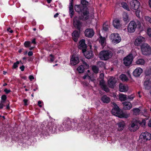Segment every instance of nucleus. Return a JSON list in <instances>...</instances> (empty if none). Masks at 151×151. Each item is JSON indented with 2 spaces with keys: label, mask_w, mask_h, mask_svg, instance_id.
<instances>
[{
  "label": "nucleus",
  "mask_w": 151,
  "mask_h": 151,
  "mask_svg": "<svg viewBox=\"0 0 151 151\" xmlns=\"http://www.w3.org/2000/svg\"><path fill=\"white\" fill-rule=\"evenodd\" d=\"M113 108L112 110V113L114 115L120 118H127L129 116V114L123 112L120 110L118 106L114 103H112Z\"/></svg>",
  "instance_id": "1"
},
{
  "label": "nucleus",
  "mask_w": 151,
  "mask_h": 151,
  "mask_svg": "<svg viewBox=\"0 0 151 151\" xmlns=\"http://www.w3.org/2000/svg\"><path fill=\"white\" fill-rule=\"evenodd\" d=\"M76 11L79 13H83L84 16H85V19H87L88 18V15L89 12L88 9L86 6L83 5H76L75 7Z\"/></svg>",
  "instance_id": "2"
},
{
  "label": "nucleus",
  "mask_w": 151,
  "mask_h": 151,
  "mask_svg": "<svg viewBox=\"0 0 151 151\" xmlns=\"http://www.w3.org/2000/svg\"><path fill=\"white\" fill-rule=\"evenodd\" d=\"M113 55L112 52L108 50H103L100 53L99 57L101 59L106 60L111 58Z\"/></svg>",
  "instance_id": "3"
},
{
  "label": "nucleus",
  "mask_w": 151,
  "mask_h": 151,
  "mask_svg": "<svg viewBox=\"0 0 151 151\" xmlns=\"http://www.w3.org/2000/svg\"><path fill=\"white\" fill-rule=\"evenodd\" d=\"M141 49L144 55H149L151 53V47L146 43H143L141 45Z\"/></svg>",
  "instance_id": "4"
},
{
  "label": "nucleus",
  "mask_w": 151,
  "mask_h": 151,
  "mask_svg": "<svg viewBox=\"0 0 151 151\" xmlns=\"http://www.w3.org/2000/svg\"><path fill=\"white\" fill-rule=\"evenodd\" d=\"M63 124L64 126L63 127V129H62L60 127V130L64 131H68L70 129L72 123L69 119L66 118L63 120Z\"/></svg>",
  "instance_id": "5"
},
{
  "label": "nucleus",
  "mask_w": 151,
  "mask_h": 151,
  "mask_svg": "<svg viewBox=\"0 0 151 151\" xmlns=\"http://www.w3.org/2000/svg\"><path fill=\"white\" fill-rule=\"evenodd\" d=\"M109 38L112 42L114 43H118L121 41V38L117 33L112 34L109 36Z\"/></svg>",
  "instance_id": "6"
},
{
  "label": "nucleus",
  "mask_w": 151,
  "mask_h": 151,
  "mask_svg": "<svg viewBox=\"0 0 151 151\" xmlns=\"http://www.w3.org/2000/svg\"><path fill=\"white\" fill-rule=\"evenodd\" d=\"M138 128V121L136 119H133L129 126V129L131 131L134 132L137 130Z\"/></svg>",
  "instance_id": "7"
},
{
  "label": "nucleus",
  "mask_w": 151,
  "mask_h": 151,
  "mask_svg": "<svg viewBox=\"0 0 151 151\" xmlns=\"http://www.w3.org/2000/svg\"><path fill=\"white\" fill-rule=\"evenodd\" d=\"M129 5L131 9L136 10L139 8L140 3L137 0H132L129 3Z\"/></svg>",
  "instance_id": "8"
},
{
  "label": "nucleus",
  "mask_w": 151,
  "mask_h": 151,
  "mask_svg": "<svg viewBox=\"0 0 151 151\" xmlns=\"http://www.w3.org/2000/svg\"><path fill=\"white\" fill-rule=\"evenodd\" d=\"M137 27V24L134 21H131L128 25L127 30L129 33L134 32Z\"/></svg>",
  "instance_id": "9"
},
{
  "label": "nucleus",
  "mask_w": 151,
  "mask_h": 151,
  "mask_svg": "<svg viewBox=\"0 0 151 151\" xmlns=\"http://www.w3.org/2000/svg\"><path fill=\"white\" fill-rule=\"evenodd\" d=\"M145 41V39L142 36L138 37L135 40L134 44L135 46H139Z\"/></svg>",
  "instance_id": "10"
},
{
  "label": "nucleus",
  "mask_w": 151,
  "mask_h": 151,
  "mask_svg": "<svg viewBox=\"0 0 151 151\" xmlns=\"http://www.w3.org/2000/svg\"><path fill=\"white\" fill-rule=\"evenodd\" d=\"M86 45L85 43V40H84L83 39L80 41L78 47L82 50L83 53L86 51Z\"/></svg>",
  "instance_id": "11"
},
{
  "label": "nucleus",
  "mask_w": 151,
  "mask_h": 151,
  "mask_svg": "<svg viewBox=\"0 0 151 151\" xmlns=\"http://www.w3.org/2000/svg\"><path fill=\"white\" fill-rule=\"evenodd\" d=\"M140 137L144 140L145 141L150 140L151 139V135L149 133L145 132L142 133L140 136Z\"/></svg>",
  "instance_id": "12"
},
{
  "label": "nucleus",
  "mask_w": 151,
  "mask_h": 151,
  "mask_svg": "<svg viewBox=\"0 0 151 151\" xmlns=\"http://www.w3.org/2000/svg\"><path fill=\"white\" fill-rule=\"evenodd\" d=\"M143 71V70L142 68L139 67H138L134 70L133 74L135 77H138L142 73Z\"/></svg>",
  "instance_id": "13"
},
{
  "label": "nucleus",
  "mask_w": 151,
  "mask_h": 151,
  "mask_svg": "<svg viewBox=\"0 0 151 151\" xmlns=\"http://www.w3.org/2000/svg\"><path fill=\"white\" fill-rule=\"evenodd\" d=\"M132 60L130 56H127L123 59L124 64L125 66H128L131 64Z\"/></svg>",
  "instance_id": "14"
},
{
  "label": "nucleus",
  "mask_w": 151,
  "mask_h": 151,
  "mask_svg": "<svg viewBox=\"0 0 151 151\" xmlns=\"http://www.w3.org/2000/svg\"><path fill=\"white\" fill-rule=\"evenodd\" d=\"M79 62V58L76 55H73L70 59V64L74 65L78 64Z\"/></svg>",
  "instance_id": "15"
},
{
  "label": "nucleus",
  "mask_w": 151,
  "mask_h": 151,
  "mask_svg": "<svg viewBox=\"0 0 151 151\" xmlns=\"http://www.w3.org/2000/svg\"><path fill=\"white\" fill-rule=\"evenodd\" d=\"M116 82L115 78L111 76L108 81V85L110 87L113 88L115 86Z\"/></svg>",
  "instance_id": "16"
},
{
  "label": "nucleus",
  "mask_w": 151,
  "mask_h": 151,
  "mask_svg": "<svg viewBox=\"0 0 151 151\" xmlns=\"http://www.w3.org/2000/svg\"><path fill=\"white\" fill-rule=\"evenodd\" d=\"M114 26L116 29H120L122 26L120 21L117 19H115L113 21Z\"/></svg>",
  "instance_id": "17"
},
{
  "label": "nucleus",
  "mask_w": 151,
  "mask_h": 151,
  "mask_svg": "<svg viewBox=\"0 0 151 151\" xmlns=\"http://www.w3.org/2000/svg\"><path fill=\"white\" fill-rule=\"evenodd\" d=\"M85 36L88 37H91L94 34V32L92 29H87L85 31Z\"/></svg>",
  "instance_id": "18"
},
{
  "label": "nucleus",
  "mask_w": 151,
  "mask_h": 151,
  "mask_svg": "<svg viewBox=\"0 0 151 151\" xmlns=\"http://www.w3.org/2000/svg\"><path fill=\"white\" fill-rule=\"evenodd\" d=\"M123 106V109L125 110H129L132 107L131 103L128 101H125L122 103Z\"/></svg>",
  "instance_id": "19"
},
{
  "label": "nucleus",
  "mask_w": 151,
  "mask_h": 151,
  "mask_svg": "<svg viewBox=\"0 0 151 151\" xmlns=\"http://www.w3.org/2000/svg\"><path fill=\"white\" fill-rule=\"evenodd\" d=\"M73 24L74 26L77 29H79L81 25V23L77 17H75L73 19Z\"/></svg>",
  "instance_id": "20"
},
{
  "label": "nucleus",
  "mask_w": 151,
  "mask_h": 151,
  "mask_svg": "<svg viewBox=\"0 0 151 151\" xmlns=\"http://www.w3.org/2000/svg\"><path fill=\"white\" fill-rule=\"evenodd\" d=\"M80 32L78 31H75L72 34L73 38V40L76 42L78 41L79 37Z\"/></svg>",
  "instance_id": "21"
},
{
  "label": "nucleus",
  "mask_w": 151,
  "mask_h": 151,
  "mask_svg": "<svg viewBox=\"0 0 151 151\" xmlns=\"http://www.w3.org/2000/svg\"><path fill=\"white\" fill-rule=\"evenodd\" d=\"M128 90V87L127 85H124L120 83L119 85V91L122 92H125L127 91Z\"/></svg>",
  "instance_id": "22"
},
{
  "label": "nucleus",
  "mask_w": 151,
  "mask_h": 151,
  "mask_svg": "<svg viewBox=\"0 0 151 151\" xmlns=\"http://www.w3.org/2000/svg\"><path fill=\"white\" fill-rule=\"evenodd\" d=\"M144 85L146 89L149 90L151 87V81L149 80H146L144 82Z\"/></svg>",
  "instance_id": "23"
},
{
  "label": "nucleus",
  "mask_w": 151,
  "mask_h": 151,
  "mask_svg": "<svg viewBox=\"0 0 151 151\" xmlns=\"http://www.w3.org/2000/svg\"><path fill=\"white\" fill-rule=\"evenodd\" d=\"M99 40L100 43L102 46L104 47L106 45V39L104 37H103L101 36H100L99 38Z\"/></svg>",
  "instance_id": "24"
},
{
  "label": "nucleus",
  "mask_w": 151,
  "mask_h": 151,
  "mask_svg": "<svg viewBox=\"0 0 151 151\" xmlns=\"http://www.w3.org/2000/svg\"><path fill=\"white\" fill-rule=\"evenodd\" d=\"M118 129L119 131L122 130L124 127L125 123L124 122H121L117 123Z\"/></svg>",
  "instance_id": "25"
},
{
  "label": "nucleus",
  "mask_w": 151,
  "mask_h": 151,
  "mask_svg": "<svg viewBox=\"0 0 151 151\" xmlns=\"http://www.w3.org/2000/svg\"><path fill=\"white\" fill-rule=\"evenodd\" d=\"M122 18L123 21L126 22H128L129 21L128 16L126 13H123L122 15Z\"/></svg>",
  "instance_id": "26"
},
{
  "label": "nucleus",
  "mask_w": 151,
  "mask_h": 151,
  "mask_svg": "<svg viewBox=\"0 0 151 151\" xmlns=\"http://www.w3.org/2000/svg\"><path fill=\"white\" fill-rule=\"evenodd\" d=\"M101 100L104 103H108L109 102L110 99L106 96H104L101 97Z\"/></svg>",
  "instance_id": "27"
},
{
  "label": "nucleus",
  "mask_w": 151,
  "mask_h": 151,
  "mask_svg": "<svg viewBox=\"0 0 151 151\" xmlns=\"http://www.w3.org/2000/svg\"><path fill=\"white\" fill-rule=\"evenodd\" d=\"M85 57L88 59H90L93 56L92 52L91 51H87L84 53Z\"/></svg>",
  "instance_id": "28"
},
{
  "label": "nucleus",
  "mask_w": 151,
  "mask_h": 151,
  "mask_svg": "<svg viewBox=\"0 0 151 151\" xmlns=\"http://www.w3.org/2000/svg\"><path fill=\"white\" fill-rule=\"evenodd\" d=\"M127 99L126 95L123 94H120L119 95V99L121 101H124L126 100Z\"/></svg>",
  "instance_id": "29"
},
{
  "label": "nucleus",
  "mask_w": 151,
  "mask_h": 151,
  "mask_svg": "<svg viewBox=\"0 0 151 151\" xmlns=\"http://www.w3.org/2000/svg\"><path fill=\"white\" fill-rule=\"evenodd\" d=\"M122 6L124 9L128 11H129L130 9L127 4L125 2H123L121 3Z\"/></svg>",
  "instance_id": "30"
},
{
  "label": "nucleus",
  "mask_w": 151,
  "mask_h": 151,
  "mask_svg": "<svg viewBox=\"0 0 151 151\" xmlns=\"http://www.w3.org/2000/svg\"><path fill=\"white\" fill-rule=\"evenodd\" d=\"M31 42L29 41H26L24 43V46L26 47H30L29 49L30 50H32L34 47H31Z\"/></svg>",
  "instance_id": "31"
},
{
  "label": "nucleus",
  "mask_w": 151,
  "mask_h": 151,
  "mask_svg": "<svg viewBox=\"0 0 151 151\" xmlns=\"http://www.w3.org/2000/svg\"><path fill=\"white\" fill-rule=\"evenodd\" d=\"M135 63L137 65H143L145 63V61L142 59H138Z\"/></svg>",
  "instance_id": "32"
},
{
  "label": "nucleus",
  "mask_w": 151,
  "mask_h": 151,
  "mask_svg": "<svg viewBox=\"0 0 151 151\" xmlns=\"http://www.w3.org/2000/svg\"><path fill=\"white\" fill-rule=\"evenodd\" d=\"M137 53L134 50H132L131 52L128 56H130L132 59L134 58L135 56L137 55Z\"/></svg>",
  "instance_id": "33"
},
{
  "label": "nucleus",
  "mask_w": 151,
  "mask_h": 151,
  "mask_svg": "<svg viewBox=\"0 0 151 151\" xmlns=\"http://www.w3.org/2000/svg\"><path fill=\"white\" fill-rule=\"evenodd\" d=\"M77 71L80 73H82L83 72L84 70V68L83 65H81L77 68Z\"/></svg>",
  "instance_id": "34"
},
{
  "label": "nucleus",
  "mask_w": 151,
  "mask_h": 151,
  "mask_svg": "<svg viewBox=\"0 0 151 151\" xmlns=\"http://www.w3.org/2000/svg\"><path fill=\"white\" fill-rule=\"evenodd\" d=\"M133 114L134 115H138L140 112V110L138 108H134L132 110Z\"/></svg>",
  "instance_id": "35"
},
{
  "label": "nucleus",
  "mask_w": 151,
  "mask_h": 151,
  "mask_svg": "<svg viewBox=\"0 0 151 151\" xmlns=\"http://www.w3.org/2000/svg\"><path fill=\"white\" fill-rule=\"evenodd\" d=\"M120 78L123 81H126L128 80V78L124 74H122L120 76Z\"/></svg>",
  "instance_id": "36"
},
{
  "label": "nucleus",
  "mask_w": 151,
  "mask_h": 151,
  "mask_svg": "<svg viewBox=\"0 0 151 151\" xmlns=\"http://www.w3.org/2000/svg\"><path fill=\"white\" fill-rule=\"evenodd\" d=\"M144 19L147 22L151 24V17L148 16H145L144 17Z\"/></svg>",
  "instance_id": "37"
},
{
  "label": "nucleus",
  "mask_w": 151,
  "mask_h": 151,
  "mask_svg": "<svg viewBox=\"0 0 151 151\" xmlns=\"http://www.w3.org/2000/svg\"><path fill=\"white\" fill-rule=\"evenodd\" d=\"M139 123L142 127H144L146 124L145 120V119H142L141 121V120H139L138 121V123Z\"/></svg>",
  "instance_id": "38"
},
{
  "label": "nucleus",
  "mask_w": 151,
  "mask_h": 151,
  "mask_svg": "<svg viewBox=\"0 0 151 151\" xmlns=\"http://www.w3.org/2000/svg\"><path fill=\"white\" fill-rule=\"evenodd\" d=\"M73 7L69 6L70 15V17L72 18L74 13V12L73 10Z\"/></svg>",
  "instance_id": "39"
},
{
  "label": "nucleus",
  "mask_w": 151,
  "mask_h": 151,
  "mask_svg": "<svg viewBox=\"0 0 151 151\" xmlns=\"http://www.w3.org/2000/svg\"><path fill=\"white\" fill-rule=\"evenodd\" d=\"M92 69L93 71L95 73H98L99 70L98 68L95 65H94L92 66Z\"/></svg>",
  "instance_id": "40"
},
{
  "label": "nucleus",
  "mask_w": 151,
  "mask_h": 151,
  "mask_svg": "<svg viewBox=\"0 0 151 151\" xmlns=\"http://www.w3.org/2000/svg\"><path fill=\"white\" fill-rule=\"evenodd\" d=\"M98 65L101 67L104 68V69H106L105 66V64L104 63L102 62L99 61L98 63Z\"/></svg>",
  "instance_id": "41"
},
{
  "label": "nucleus",
  "mask_w": 151,
  "mask_h": 151,
  "mask_svg": "<svg viewBox=\"0 0 151 151\" xmlns=\"http://www.w3.org/2000/svg\"><path fill=\"white\" fill-rule=\"evenodd\" d=\"M100 85L102 88L106 85L105 84V82L103 79L100 81Z\"/></svg>",
  "instance_id": "42"
},
{
  "label": "nucleus",
  "mask_w": 151,
  "mask_h": 151,
  "mask_svg": "<svg viewBox=\"0 0 151 151\" xmlns=\"http://www.w3.org/2000/svg\"><path fill=\"white\" fill-rule=\"evenodd\" d=\"M90 74H86L83 77V78L84 79H88V80L89 78H90Z\"/></svg>",
  "instance_id": "43"
},
{
  "label": "nucleus",
  "mask_w": 151,
  "mask_h": 151,
  "mask_svg": "<svg viewBox=\"0 0 151 151\" xmlns=\"http://www.w3.org/2000/svg\"><path fill=\"white\" fill-rule=\"evenodd\" d=\"M145 73L147 75L151 74V68H150L147 69L145 71Z\"/></svg>",
  "instance_id": "44"
},
{
  "label": "nucleus",
  "mask_w": 151,
  "mask_h": 151,
  "mask_svg": "<svg viewBox=\"0 0 151 151\" xmlns=\"http://www.w3.org/2000/svg\"><path fill=\"white\" fill-rule=\"evenodd\" d=\"M81 3L82 5L84 6V5H87L88 3L86 0H81Z\"/></svg>",
  "instance_id": "45"
},
{
  "label": "nucleus",
  "mask_w": 151,
  "mask_h": 151,
  "mask_svg": "<svg viewBox=\"0 0 151 151\" xmlns=\"http://www.w3.org/2000/svg\"><path fill=\"white\" fill-rule=\"evenodd\" d=\"M147 32L148 35L151 37V28H149L147 29Z\"/></svg>",
  "instance_id": "46"
},
{
  "label": "nucleus",
  "mask_w": 151,
  "mask_h": 151,
  "mask_svg": "<svg viewBox=\"0 0 151 151\" xmlns=\"http://www.w3.org/2000/svg\"><path fill=\"white\" fill-rule=\"evenodd\" d=\"M19 64V62L18 61L14 63L13 66V68H15L18 67V65Z\"/></svg>",
  "instance_id": "47"
},
{
  "label": "nucleus",
  "mask_w": 151,
  "mask_h": 151,
  "mask_svg": "<svg viewBox=\"0 0 151 151\" xmlns=\"http://www.w3.org/2000/svg\"><path fill=\"white\" fill-rule=\"evenodd\" d=\"M134 98V95H131L128 96L127 98L130 100H132Z\"/></svg>",
  "instance_id": "48"
},
{
  "label": "nucleus",
  "mask_w": 151,
  "mask_h": 151,
  "mask_svg": "<svg viewBox=\"0 0 151 151\" xmlns=\"http://www.w3.org/2000/svg\"><path fill=\"white\" fill-rule=\"evenodd\" d=\"M4 101H1L0 102V109H2L3 108V106H5L4 105Z\"/></svg>",
  "instance_id": "49"
},
{
  "label": "nucleus",
  "mask_w": 151,
  "mask_h": 151,
  "mask_svg": "<svg viewBox=\"0 0 151 151\" xmlns=\"http://www.w3.org/2000/svg\"><path fill=\"white\" fill-rule=\"evenodd\" d=\"M102 88L106 92H108L109 91V88L107 87L106 85L105 86Z\"/></svg>",
  "instance_id": "50"
},
{
  "label": "nucleus",
  "mask_w": 151,
  "mask_h": 151,
  "mask_svg": "<svg viewBox=\"0 0 151 151\" xmlns=\"http://www.w3.org/2000/svg\"><path fill=\"white\" fill-rule=\"evenodd\" d=\"M1 100L3 101H4V103H5V101L6 99V96L5 95H3L1 97Z\"/></svg>",
  "instance_id": "51"
},
{
  "label": "nucleus",
  "mask_w": 151,
  "mask_h": 151,
  "mask_svg": "<svg viewBox=\"0 0 151 151\" xmlns=\"http://www.w3.org/2000/svg\"><path fill=\"white\" fill-rule=\"evenodd\" d=\"M140 11L139 10H137V11H136L135 14L136 15V16L138 17H140Z\"/></svg>",
  "instance_id": "52"
},
{
  "label": "nucleus",
  "mask_w": 151,
  "mask_h": 151,
  "mask_svg": "<svg viewBox=\"0 0 151 151\" xmlns=\"http://www.w3.org/2000/svg\"><path fill=\"white\" fill-rule=\"evenodd\" d=\"M108 26L104 25H103V29L105 31H107L108 29Z\"/></svg>",
  "instance_id": "53"
},
{
  "label": "nucleus",
  "mask_w": 151,
  "mask_h": 151,
  "mask_svg": "<svg viewBox=\"0 0 151 151\" xmlns=\"http://www.w3.org/2000/svg\"><path fill=\"white\" fill-rule=\"evenodd\" d=\"M50 61L52 62L53 61L55 60V58H54V56L52 55H50Z\"/></svg>",
  "instance_id": "54"
},
{
  "label": "nucleus",
  "mask_w": 151,
  "mask_h": 151,
  "mask_svg": "<svg viewBox=\"0 0 151 151\" xmlns=\"http://www.w3.org/2000/svg\"><path fill=\"white\" fill-rule=\"evenodd\" d=\"M95 80V78L93 77V76H91V75L90 76V78H89L88 80H91V81H94Z\"/></svg>",
  "instance_id": "55"
},
{
  "label": "nucleus",
  "mask_w": 151,
  "mask_h": 151,
  "mask_svg": "<svg viewBox=\"0 0 151 151\" xmlns=\"http://www.w3.org/2000/svg\"><path fill=\"white\" fill-rule=\"evenodd\" d=\"M4 91L5 92V93L7 94L8 93H9L11 91L10 90H8L6 88L5 89Z\"/></svg>",
  "instance_id": "56"
},
{
  "label": "nucleus",
  "mask_w": 151,
  "mask_h": 151,
  "mask_svg": "<svg viewBox=\"0 0 151 151\" xmlns=\"http://www.w3.org/2000/svg\"><path fill=\"white\" fill-rule=\"evenodd\" d=\"M23 101L24 103V104L25 105H28L27 102L28 100L26 99H24L23 100Z\"/></svg>",
  "instance_id": "57"
},
{
  "label": "nucleus",
  "mask_w": 151,
  "mask_h": 151,
  "mask_svg": "<svg viewBox=\"0 0 151 151\" xmlns=\"http://www.w3.org/2000/svg\"><path fill=\"white\" fill-rule=\"evenodd\" d=\"M29 78L31 81H32L34 78V76L31 75H30V76H29Z\"/></svg>",
  "instance_id": "58"
},
{
  "label": "nucleus",
  "mask_w": 151,
  "mask_h": 151,
  "mask_svg": "<svg viewBox=\"0 0 151 151\" xmlns=\"http://www.w3.org/2000/svg\"><path fill=\"white\" fill-rule=\"evenodd\" d=\"M73 0H70V5H69V6L73 7Z\"/></svg>",
  "instance_id": "59"
},
{
  "label": "nucleus",
  "mask_w": 151,
  "mask_h": 151,
  "mask_svg": "<svg viewBox=\"0 0 151 151\" xmlns=\"http://www.w3.org/2000/svg\"><path fill=\"white\" fill-rule=\"evenodd\" d=\"M104 75L103 73H101L100 74L99 77L100 78L102 79L104 77Z\"/></svg>",
  "instance_id": "60"
},
{
  "label": "nucleus",
  "mask_w": 151,
  "mask_h": 151,
  "mask_svg": "<svg viewBox=\"0 0 151 151\" xmlns=\"http://www.w3.org/2000/svg\"><path fill=\"white\" fill-rule=\"evenodd\" d=\"M28 55L29 56H32L33 55V52L32 51H30L28 52Z\"/></svg>",
  "instance_id": "61"
},
{
  "label": "nucleus",
  "mask_w": 151,
  "mask_h": 151,
  "mask_svg": "<svg viewBox=\"0 0 151 151\" xmlns=\"http://www.w3.org/2000/svg\"><path fill=\"white\" fill-rule=\"evenodd\" d=\"M20 69L21 70V71H23L24 70V65H22V66L20 67Z\"/></svg>",
  "instance_id": "62"
},
{
  "label": "nucleus",
  "mask_w": 151,
  "mask_h": 151,
  "mask_svg": "<svg viewBox=\"0 0 151 151\" xmlns=\"http://www.w3.org/2000/svg\"><path fill=\"white\" fill-rule=\"evenodd\" d=\"M7 31L11 33H12L13 32V31L12 30H11V29L10 28H9L7 29Z\"/></svg>",
  "instance_id": "63"
},
{
  "label": "nucleus",
  "mask_w": 151,
  "mask_h": 151,
  "mask_svg": "<svg viewBox=\"0 0 151 151\" xmlns=\"http://www.w3.org/2000/svg\"><path fill=\"white\" fill-rule=\"evenodd\" d=\"M148 125L149 127H151V119L150 120L148 123Z\"/></svg>",
  "instance_id": "64"
}]
</instances>
